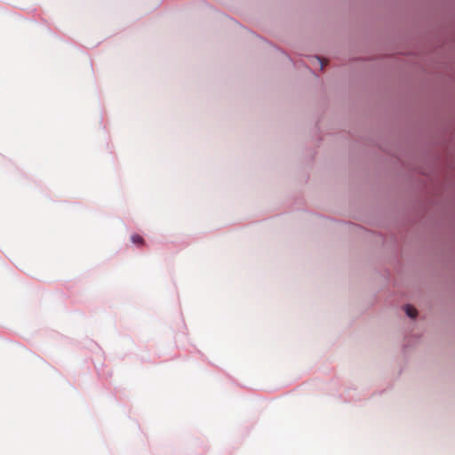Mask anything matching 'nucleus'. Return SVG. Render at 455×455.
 Here are the masks:
<instances>
[{"mask_svg":"<svg viewBox=\"0 0 455 455\" xmlns=\"http://www.w3.org/2000/svg\"><path fill=\"white\" fill-rule=\"evenodd\" d=\"M131 240L135 244H144V239L138 234L132 235Z\"/></svg>","mask_w":455,"mask_h":455,"instance_id":"f03ea898","label":"nucleus"},{"mask_svg":"<svg viewBox=\"0 0 455 455\" xmlns=\"http://www.w3.org/2000/svg\"><path fill=\"white\" fill-rule=\"evenodd\" d=\"M406 315L411 318H415L417 316V309L410 305H406L404 307Z\"/></svg>","mask_w":455,"mask_h":455,"instance_id":"f257e3e1","label":"nucleus"},{"mask_svg":"<svg viewBox=\"0 0 455 455\" xmlns=\"http://www.w3.org/2000/svg\"><path fill=\"white\" fill-rule=\"evenodd\" d=\"M316 60L320 64L321 69H323L324 68V66L326 65V63L323 62V60L322 59H320V58H317Z\"/></svg>","mask_w":455,"mask_h":455,"instance_id":"7ed1b4c3","label":"nucleus"}]
</instances>
